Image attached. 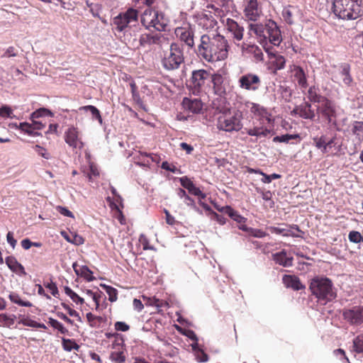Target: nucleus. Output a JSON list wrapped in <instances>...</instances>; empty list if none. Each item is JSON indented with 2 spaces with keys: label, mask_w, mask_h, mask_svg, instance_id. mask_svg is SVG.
Listing matches in <instances>:
<instances>
[{
  "label": "nucleus",
  "mask_w": 363,
  "mask_h": 363,
  "mask_svg": "<svg viewBox=\"0 0 363 363\" xmlns=\"http://www.w3.org/2000/svg\"><path fill=\"white\" fill-rule=\"evenodd\" d=\"M229 50L228 41L223 35L203 34L195 51L199 57L213 63L226 60Z\"/></svg>",
  "instance_id": "nucleus-1"
},
{
  "label": "nucleus",
  "mask_w": 363,
  "mask_h": 363,
  "mask_svg": "<svg viewBox=\"0 0 363 363\" xmlns=\"http://www.w3.org/2000/svg\"><path fill=\"white\" fill-rule=\"evenodd\" d=\"M334 14L342 20H356L363 16V0H334Z\"/></svg>",
  "instance_id": "nucleus-2"
},
{
  "label": "nucleus",
  "mask_w": 363,
  "mask_h": 363,
  "mask_svg": "<svg viewBox=\"0 0 363 363\" xmlns=\"http://www.w3.org/2000/svg\"><path fill=\"white\" fill-rule=\"evenodd\" d=\"M309 289L318 299L330 301L336 296L333 291V283L326 277H316L311 279Z\"/></svg>",
  "instance_id": "nucleus-3"
},
{
  "label": "nucleus",
  "mask_w": 363,
  "mask_h": 363,
  "mask_svg": "<svg viewBox=\"0 0 363 363\" xmlns=\"http://www.w3.org/2000/svg\"><path fill=\"white\" fill-rule=\"evenodd\" d=\"M161 62L163 67L167 70L178 69L184 62L182 46L172 43L169 49L163 51Z\"/></svg>",
  "instance_id": "nucleus-4"
},
{
  "label": "nucleus",
  "mask_w": 363,
  "mask_h": 363,
  "mask_svg": "<svg viewBox=\"0 0 363 363\" xmlns=\"http://www.w3.org/2000/svg\"><path fill=\"white\" fill-rule=\"evenodd\" d=\"M313 145L323 154L330 153L337 155L341 150L342 143L340 141L337 134H334L332 137L321 135L313 138Z\"/></svg>",
  "instance_id": "nucleus-5"
},
{
  "label": "nucleus",
  "mask_w": 363,
  "mask_h": 363,
  "mask_svg": "<svg viewBox=\"0 0 363 363\" xmlns=\"http://www.w3.org/2000/svg\"><path fill=\"white\" fill-rule=\"evenodd\" d=\"M242 113L238 111L233 113L230 111L225 112L218 116L217 128L225 132H238L242 128Z\"/></svg>",
  "instance_id": "nucleus-6"
},
{
  "label": "nucleus",
  "mask_w": 363,
  "mask_h": 363,
  "mask_svg": "<svg viewBox=\"0 0 363 363\" xmlns=\"http://www.w3.org/2000/svg\"><path fill=\"white\" fill-rule=\"evenodd\" d=\"M211 74L205 69H198L192 72L190 79L189 89L194 95H200L206 92L208 86V82Z\"/></svg>",
  "instance_id": "nucleus-7"
},
{
  "label": "nucleus",
  "mask_w": 363,
  "mask_h": 363,
  "mask_svg": "<svg viewBox=\"0 0 363 363\" xmlns=\"http://www.w3.org/2000/svg\"><path fill=\"white\" fill-rule=\"evenodd\" d=\"M238 86L241 90L256 92L262 86V79L256 73L246 72L238 77Z\"/></svg>",
  "instance_id": "nucleus-8"
},
{
  "label": "nucleus",
  "mask_w": 363,
  "mask_h": 363,
  "mask_svg": "<svg viewBox=\"0 0 363 363\" xmlns=\"http://www.w3.org/2000/svg\"><path fill=\"white\" fill-rule=\"evenodd\" d=\"M138 11L133 8H129L125 12L120 13L113 18V25L118 32L125 30L132 23H137L138 21Z\"/></svg>",
  "instance_id": "nucleus-9"
},
{
  "label": "nucleus",
  "mask_w": 363,
  "mask_h": 363,
  "mask_svg": "<svg viewBox=\"0 0 363 363\" xmlns=\"http://www.w3.org/2000/svg\"><path fill=\"white\" fill-rule=\"evenodd\" d=\"M317 111L328 123L336 124L337 110L333 101L326 97L320 103Z\"/></svg>",
  "instance_id": "nucleus-10"
},
{
  "label": "nucleus",
  "mask_w": 363,
  "mask_h": 363,
  "mask_svg": "<svg viewBox=\"0 0 363 363\" xmlns=\"http://www.w3.org/2000/svg\"><path fill=\"white\" fill-rule=\"evenodd\" d=\"M164 38L161 34L152 35L150 33H142L139 36V39L133 38L131 41L128 40V43L134 48H145L151 45H158L162 42V39Z\"/></svg>",
  "instance_id": "nucleus-11"
},
{
  "label": "nucleus",
  "mask_w": 363,
  "mask_h": 363,
  "mask_svg": "<svg viewBox=\"0 0 363 363\" xmlns=\"http://www.w3.org/2000/svg\"><path fill=\"white\" fill-rule=\"evenodd\" d=\"M242 56L252 57L255 62H262L264 60V54L262 49L257 45L251 43L243 42L238 45Z\"/></svg>",
  "instance_id": "nucleus-12"
},
{
  "label": "nucleus",
  "mask_w": 363,
  "mask_h": 363,
  "mask_svg": "<svg viewBox=\"0 0 363 363\" xmlns=\"http://www.w3.org/2000/svg\"><path fill=\"white\" fill-rule=\"evenodd\" d=\"M342 316L350 325H359L363 323V306H354L350 308H344Z\"/></svg>",
  "instance_id": "nucleus-13"
},
{
  "label": "nucleus",
  "mask_w": 363,
  "mask_h": 363,
  "mask_svg": "<svg viewBox=\"0 0 363 363\" xmlns=\"http://www.w3.org/2000/svg\"><path fill=\"white\" fill-rule=\"evenodd\" d=\"M244 15L248 21H256L262 14V6L258 0H244Z\"/></svg>",
  "instance_id": "nucleus-14"
},
{
  "label": "nucleus",
  "mask_w": 363,
  "mask_h": 363,
  "mask_svg": "<svg viewBox=\"0 0 363 363\" xmlns=\"http://www.w3.org/2000/svg\"><path fill=\"white\" fill-rule=\"evenodd\" d=\"M65 140L66 143L72 148L82 149L84 143L79 137V131L77 128L71 126L65 133Z\"/></svg>",
  "instance_id": "nucleus-15"
},
{
  "label": "nucleus",
  "mask_w": 363,
  "mask_h": 363,
  "mask_svg": "<svg viewBox=\"0 0 363 363\" xmlns=\"http://www.w3.org/2000/svg\"><path fill=\"white\" fill-rule=\"evenodd\" d=\"M265 34L267 38L274 45H279L282 41L281 31L277 24L274 21H269L265 25Z\"/></svg>",
  "instance_id": "nucleus-16"
},
{
  "label": "nucleus",
  "mask_w": 363,
  "mask_h": 363,
  "mask_svg": "<svg viewBox=\"0 0 363 363\" xmlns=\"http://www.w3.org/2000/svg\"><path fill=\"white\" fill-rule=\"evenodd\" d=\"M247 108H249L250 112L258 117L262 123L267 121L268 123H272L273 120L272 119V115L264 106L253 102L247 101L246 104Z\"/></svg>",
  "instance_id": "nucleus-17"
},
{
  "label": "nucleus",
  "mask_w": 363,
  "mask_h": 363,
  "mask_svg": "<svg viewBox=\"0 0 363 363\" xmlns=\"http://www.w3.org/2000/svg\"><path fill=\"white\" fill-rule=\"evenodd\" d=\"M282 225L284 227L269 226L268 229L272 233L282 235L285 237L298 238L299 235L294 231L302 233L301 230L297 225L293 224L288 225L286 224H282Z\"/></svg>",
  "instance_id": "nucleus-18"
},
{
  "label": "nucleus",
  "mask_w": 363,
  "mask_h": 363,
  "mask_svg": "<svg viewBox=\"0 0 363 363\" xmlns=\"http://www.w3.org/2000/svg\"><path fill=\"white\" fill-rule=\"evenodd\" d=\"M225 28L232 35L234 40L240 41L243 38L245 29L240 26L235 20L228 18L223 21Z\"/></svg>",
  "instance_id": "nucleus-19"
},
{
  "label": "nucleus",
  "mask_w": 363,
  "mask_h": 363,
  "mask_svg": "<svg viewBox=\"0 0 363 363\" xmlns=\"http://www.w3.org/2000/svg\"><path fill=\"white\" fill-rule=\"evenodd\" d=\"M176 36L184 42L189 48H192L194 46L193 29L188 27H178L175 29Z\"/></svg>",
  "instance_id": "nucleus-20"
},
{
  "label": "nucleus",
  "mask_w": 363,
  "mask_h": 363,
  "mask_svg": "<svg viewBox=\"0 0 363 363\" xmlns=\"http://www.w3.org/2000/svg\"><path fill=\"white\" fill-rule=\"evenodd\" d=\"M291 114L298 115L304 119L313 121L315 117L314 111L312 109L311 104L309 101H306L301 105L296 106L291 111Z\"/></svg>",
  "instance_id": "nucleus-21"
},
{
  "label": "nucleus",
  "mask_w": 363,
  "mask_h": 363,
  "mask_svg": "<svg viewBox=\"0 0 363 363\" xmlns=\"http://www.w3.org/2000/svg\"><path fill=\"white\" fill-rule=\"evenodd\" d=\"M291 77L294 81L296 82L301 88H306L308 86L306 74L302 67L293 65L290 66Z\"/></svg>",
  "instance_id": "nucleus-22"
},
{
  "label": "nucleus",
  "mask_w": 363,
  "mask_h": 363,
  "mask_svg": "<svg viewBox=\"0 0 363 363\" xmlns=\"http://www.w3.org/2000/svg\"><path fill=\"white\" fill-rule=\"evenodd\" d=\"M123 342V340H121L120 342L115 341L112 344L113 349H116V350L111 352L110 359L114 363H123L125 361L126 357Z\"/></svg>",
  "instance_id": "nucleus-23"
},
{
  "label": "nucleus",
  "mask_w": 363,
  "mask_h": 363,
  "mask_svg": "<svg viewBox=\"0 0 363 363\" xmlns=\"http://www.w3.org/2000/svg\"><path fill=\"white\" fill-rule=\"evenodd\" d=\"M211 81L213 84L214 93L216 95L222 96L225 94L226 89L224 83V77L220 74H213L211 75Z\"/></svg>",
  "instance_id": "nucleus-24"
},
{
  "label": "nucleus",
  "mask_w": 363,
  "mask_h": 363,
  "mask_svg": "<svg viewBox=\"0 0 363 363\" xmlns=\"http://www.w3.org/2000/svg\"><path fill=\"white\" fill-rule=\"evenodd\" d=\"M282 282L286 288H291L294 291L305 289V286L301 283L300 279L296 275H284L282 277Z\"/></svg>",
  "instance_id": "nucleus-25"
},
{
  "label": "nucleus",
  "mask_w": 363,
  "mask_h": 363,
  "mask_svg": "<svg viewBox=\"0 0 363 363\" xmlns=\"http://www.w3.org/2000/svg\"><path fill=\"white\" fill-rule=\"evenodd\" d=\"M265 52L268 54L269 57L272 60V62L276 70H280L284 68L286 64L285 57L278 52H273L269 48L264 47Z\"/></svg>",
  "instance_id": "nucleus-26"
},
{
  "label": "nucleus",
  "mask_w": 363,
  "mask_h": 363,
  "mask_svg": "<svg viewBox=\"0 0 363 363\" xmlns=\"http://www.w3.org/2000/svg\"><path fill=\"white\" fill-rule=\"evenodd\" d=\"M198 24L205 30H211L217 25V21L211 14L202 13L198 17Z\"/></svg>",
  "instance_id": "nucleus-27"
},
{
  "label": "nucleus",
  "mask_w": 363,
  "mask_h": 363,
  "mask_svg": "<svg viewBox=\"0 0 363 363\" xmlns=\"http://www.w3.org/2000/svg\"><path fill=\"white\" fill-rule=\"evenodd\" d=\"M272 259L277 264L284 267H291L293 265L294 258L292 257H288L285 250L273 254Z\"/></svg>",
  "instance_id": "nucleus-28"
},
{
  "label": "nucleus",
  "mask_w": 363,
  "mask_h": 363,
  "mask_svg": "<svg viewBox=\"0 0 363 363\" xmlns=\"http://www.w3.org/2000/svg\"><path fill=\"white\" fill-rule=\"evenodd\" d=\"M182 104L186 109L193 113H199L203 108V103L199 99H190L185 97L183 99Z\"/></svg>",
  "instance_id": "nucleus-29"
},
{
  "label": "nucleus",
  "mask_w": 363,
  "mask_h": 363,
  "mask_svg": "<svg viewBox=\"0 0 363 363\" xmlns=\"http://www.w3.org/2000/svg\"><path fill=\"white\" fill-rule=\"evenodd\" d=\"M6 264L8 267L14 273L19 275H26V272L23 266L19 263L13 256H9L6 258Z\"/></svg>",
  "instance_id": "nucleus-30"
},
{
  "label": "nucleus",
  "mask_w": 363,
  "mask_h": 363,
  "mask_svg": "<svg viewBox=\"0 0 363 363\" xmlns=\"http://www.w3.org/2000/svg\"><path fill=\"white\" fill-rule=\"evenodd\" d=\"M338 70L343 83L347 86H350L353 82L350 74V65L348 63H342L339 65Z\"/></svg>",
  "instance_id": "nucleus-31"
},
{
  "label": "nucleus",
  "mask_w": 363,
  "mask_h": 363,
  "mask_svg": "<svg viewBox=\"0 0 363 363\" xmlns=\"http://www.w3.org/2000/svg\"><path fill=\"white\" fill-rule=\"evenodd\" d=\"M73 269L77 276L84 278L86 281H91L94 279L92 272L86 266H79L77 262L72 264Z\"/></svg>",
  "instance_id": "nucleus-32"
},
{
  "label": "nucleus",
  "mask_w": 363,
  "mask_h": 363,
  "mask_svg": "<svg viewBox=\"0 0 363 363\" xmlns=\"http://www.w3.org/2000/svg\"><path fill=\"white\" fill-rule=\"evenodd\" d=\"M157 11L152 10L151 9H147L145 10L142 16H141V23L145 26L147 28H150V27H153L154 24V18H155Z\"/></svg>",
  "instance_id": "nucleus-33"
},
{
  "label": "nucleus",
  "mask_w": 363,
  "mask_h": 363,
  "mask_svg": "<svg viewBox=\"0 0 363 363\" xmlns=\"http://www.w3.org/2000/svg\"><path fill=\"white\" fill-rule=\"evenodd\" d=\"M218 210L228 214L229 217L240 224L245 223L246 221V218L245 217L242 216L238 211H235L229 206H225L221 208H218Z\"/></svg>",
  "instance_id": "nucleus-34"
},
{
  "label": "nucleus",
  "mask_w": 363,
  "mask_h": 363,
  "mask_svg": "<svg viewBox=\"0 0 363 363\" xmlns=\"http://www.w3.org/2000/svg\"><path fill=\"white\" fill-rule=\"evenodd\" d=\"M217 4L218 6H220L221 8L213 4H208L206 6V9L210 13H211L213 11L215 16L222 18L225 16V11L223 9V8L225 6V4H228V1L218 0Z\"/></svg>",
  "instance_id": "nucleus-35"
},
{
  "label": "nucleus",
  "mask_w": 363,
  "mask_h": 363,
  "mask_svg": "<svg viewBox=\"0 0 363 363\" xmlns=\"http://www.w3.org/2000/svg\"><path fill=\"white\" fill-rule=\"evenodd\" d=\"M153 28L158 31L165 30L168 24V19L162 12L157 11L155 18H154Z\"/></svg>",
  "instance_id": "nucleus-36"
},
{
  "label": "nucleus",
  "mask_w": 363,
  "mask_h": 363,
  "mask_svg": "<svg viewBox=\"0 0 363 363\" xmlns=\"http://www.w3.org/2000/svg\"><path fill=\"white\" fill-rule=\"evenodd\" d=\"M307 97L310 102L318 104L326 98L319 93V89L315 86H312L308 89Z\"/></svg>",
  "instance_id": "nucleus-37"
},
{
  "label": "nucleus",
  "mask_w": 363,
  "mask_h": 363,
  "mask_svg": "<svg viewBox=\"0 0 363 363\" xmlns=\"http://www.w3.org/2000/svg\"><path fill=\"white\" fill-rule=\"evenodd\" d=\"M245 132L250 136L266 137L269 134L270 130L266 127L260 126L254 127L252 128H246Z\"/></svg>",
  "instance_id": "nucleus-38"
},
{
  "label": "nucleus",
  "mask_w": 363,
  "mask_h": 363,
  "mask_svg": "<svg viewBox=\"0 0 363 363\" xmlns=\"http://www.w3.org/2000/svg\"><path fill=\"white\" fill-rule=\"evenodd\" d=\"M86 317L89 325L92 328H99L101 323L106 321V318L94 315L90 312L86 313Z\"/></svg>",
  "instance_id": "nucleus-39"
},
{
  "label": "nucleus",
  "mask_w": 363,
  "mask_h": 363,
  "mask_svg": "<svg viewBox=\"0 0 363 363\" xmlns=\"http://www.w3.org/2000/svg\"><path fill=\"white\" fill-rule=\"evenodd\" d=\"M291 140H296V143H299L301 140V138L299 134H285L275 136L273 138V142L289 143Z\"/></svg>",
  "instance_id": "nucleus-40"
},
{
  "label": "nucleus",
  "mask_w": 363,
  "mask_h": 363,
  "mask_svg": "<svg viewBox=\"0 0 363 363\" xmlns=\"http://www.w3.org/2000/svg\"><path fill=\"white\" fill-rule=\"evenodd\" d=\"M16 318L14 314L0 313V327L11 328L14 324Z\"/></svg>",
  "instance_id": "nucleus-41"
},
{
  "label": "nucleus",
  "mask_w": 363,
  "mask_h": 363,
  "mask_svg": "<svg viewBox=\"0 0 363 363\" xmlns=\"http://www.w3.org/2000/svg\"><path fill=\"white\" fill-rule=\"evenodd\" d=\"M19 130H21L22 132L28 134L30 136L35 137L41 135L40 133L35 130L33 125H32V123L26 122L21 123L19 124Z\"/></svg>",
  "instance_id": "nucleus-42"
},
{
  "label": "nucleus",
  "mask_w": 363,
  "mask_h": 363,
  "mask_svg": "<svg viewBox=\"0 0 363 363\" xmlns=\"http://www.w3.org/2000/svg\"><path fill=\"white\" fill-rule=\"evenodd\" d=\"M9 298L12 303H14L20 306L32 307L33 304L29 301L23 300L21 296L14 292L9 294Z\"/></svg>",
  "instance_id": "nucleus-43"
},
{
  "label": "nucleus",
  "mask_w": 363,
  "mask_h": 363,
  "mask_svg": "<svg viewBox=\"0 0 363 363\" xmlns=\"http://www.w3.org/2000/svg\"><path fill=\"white\" fill-rule=\"evenodd\" d=\"M108 201H110V207L113 211H115L114 217L120 222L121 224H125V219L123 214L122 211L120 208L119 205L116 203L111 202L110 198L107 199Z\"/></svg>",
  "instance_id": "nucleus-44"
},
{
  "label": "nucleus",
  "mask_w": 363,
  "mask_h": 363,
  "mask_svg": "<svg viewBox=\"0 0 363 363\" xmlns=\"http://www.w3.org/2000/svg\"><path fill=\"white\" fill-rule=\"evenodd\" d=\"M352 133L356 135L359 140H363V122L354 121L352 126Z\"/></svg>",
  "instance_id": "nucleus-45"
},
{
  "label": "nucleus",
  "mask_w": 363,
  "mask_h": 363,
  "mask_svg": "<svg viewBox=\"0 0 363 363\" xmlns=\"http://www.w3.org/2000/svg\"><path fill=\"white\" fill-rule=\"evenodd\" d=\"M62 345L65 350L70 352L72 350H79V345L74 340L71 339L62 338Z\"/></svg>",
  "instance_id": "nucleus-46"
},
{
  "label": "nucleus",
  "mask_w": 363,
  "mask_h": 363,
  "mask_svg": "<svg viewBox=\"0 0 363 363\" xmlns=\"http://www.w3.org/2000/svg\"><path fill=\"white\" fill-rule=\"evenodd\" d=\"M249 29L250 31L253 32L257 36H263L264 38H267V35L265 34V27H264L262 24L251 23L249 26Z\"/></svg>",
  "instance_id": "nucleus-47"
},
{
  "label": "nucleus",
  "mask_w": 363,
  "mask_h": 363,
  "mask_svg": "<svg viewBox=\"0 0 363 363\" xmlns=\"http://www.w3.org/2000/svg\"><path fill=\"white\" fill-rule=\"evenodd\" d=\"M64 291L65 293L77 304H83L84 303V298L73 291L69 286H65Z\"/></svg>",
  "instance_id": "nucleus-48"
},
{
  "label": "nucleus",
  "mask_w": 363,
  "mask_h": 363,
  "mask_svg": "<svg viewBox=\"0 0 363 363\" xmlns=\"http://www.w3.org/2000/svg\"><path fill=\"white\" fill-rule=\"evenodd\" d=\"M48 324L54 329L57 330L61 334L65 335L68 333V330L58 320L52 318H48Z\"/></svg>",
  "instance_id": "nucleus-49"
},
{
  "label": "nucleus",
  "mask_w": 363,
  "mask_h": 363,
  "mask_svg": "<svg viewBox=\"0 0 363 363\" xmlns=\"http://www.w3.org/2000/svg\"><path fill=\"white\" fill-rule=\"evenodd\" d=\"M44 116H48L52 117L53 116V113L49 109H47L45 108H40L31 113L30 119H36Z\"/></svg>",
  "instance_id": "nucleus-50"
},
{
  "label": "nucleus",
  "mask_w": 363,
  "mask_h": 363,
  "mask_svg": "<svg viewBox=\"0 0 363 363\" xmlns=\"http://www.w3.org/2000/svg\"><path fill=\"white\" fill-rule=\"evenodd\" d=\"M79 109L89 111L91 113L94 118L98 119L100 123L102 122V118L101 116L100 111L95 106H91V105H88V106H82V107H80Z\"/></svg>",
  "instance_id": "nucleus-51"
},
{
  "label": "nucleus",
  "mask_w": 363,
  "mask_h": 363,
  "mask_svg": "<svg viewBox=\"0 0 363 363\" xmlns=\"http://www.w3.org/2000/svg\"><path fill=\"white\" fill-rule=\"evenodd\" d=\"M105 290H106V292L107 293V294L108 295V300L111 301V302H114L117 300L118 298V291L116 289L111 286H106L104 285V286Z\"/></svg>",
  "instance_id": "nucleus-52"
},
{
  "label": "nucleus",
  "mask_w": 363,
  "mask_h": 363,
  "mask_svg": "<svg viewBox=\"0 0 363 363\" xmlns=\"http://www.w3.org/2000/svg\"><path fill=\"white\" fill-rule=\"evenodd\" d=\"M349 240L354 243H360L363 242V237L359 232L352 230L350 231L348 235Z\"/></svg>",
  "instance_id": "nucleus-53"
},
{
  "label": "nucleus",
  "mask_w": 363,
  "mask_h": 363,
  "mask_svg": "<svg viewBox=\"0 0 363 363\" xmlns=\"http://www.w3.org/2000/svg\"><path fill=\"white\" fill-rule=\"evenodd\" d=\"M248 235L250 236H252L254 238H264L267 235H268V234L266 232H264V230H262L261 229L252 228H250L249 229Z\"/></svg>",
  "instance_id": "nucleus-54"
},
{
  "label": "nucleus",
  "mask_w": 363,
  "mask_h": 363,
  "mask_svg": "<svg viewBox=\"0 0 363 363\" xmlns=\"http://www.w3.org/2000/svg\"><path fill=\"white\" fill-rule=\"evenodd\" d=\"M290 7L291 6H288L284 9L282 11V16L286 23L289 24H292L294 23L293 13L290 10Z\"/></svg>",
  "instance_id": "nucleus-55"
},
{
  "label": "nucleus",
  "mask_w": 363,
  "mask_h": 363,
  "mask_svg": "<svg viewBox=\"0 0 363 363\" xmlns=\"http://www.w3.org/2000/svg\"><path fill=\"white\" fill-rule=\"evenodd\" d=\"M61 305L67 311L70 316L74 317L77 319L78 321L82 322V318L79 315V313L77 311L70 308L69 306H68L67 303H62Z\"/></svg>",
  "instance_id": "nucleus-56"
},
{
  "label": "nucleus",
  "mask_w": 363,
  "mask_h": 363,
  "mask_svg": "<svg viewBox=\"0 0 363 363\" xmlns=\"http://www.w3.org/2000/svg\"><path fill=\"white\" fill-rule=\"evenodd\" d=\"M189 193L197 196L201 199H204L206 197V194L203 193L199 188L196 187L194 184L188 190Z\"/></svg>",
  "instance_id": "nucleus-57"
},
{
  "label": "nucleus",
  "mask_w": 363,
  "mask_h": 363,
  "mask_svg": "<svg viewBox=\"0 0 363 363\" xmlns=\"http://www.w3.org/2000/svg\"><path fill=\"white\" fill-rule=\"evenodd\" d=\"M261 175L262 176V178L261 180L263 183H265V184H269L272 181V179H279L281 177L280 174H275V173L268 175L264 172H262Z\"/></svg>",
  "instance_id": "nucleus-58"
},
{
  "label": "nucleus",
  "mask_w": 363,
  "mask_h": 363,
  "mask_svg": "<svg viewBox=\"0 0 363 363\" xmlns=\"http://www.w3.org/2000/svg\"><path fill=\"white\" fill-rule=\"evenodd\" d=\"M354 350L358 353H363V337H357L353 342Z\"/></svg>",
  "instance_id": "nucleus-59"
},
{
  "label": "nucleus",
  "mask_w": 363,
  "mask_h": 363,
  "mask_svg": "<svg viewBox=\"0 0 363 363\" xmlns=\"http://www.w3.org/2000/svg\"><path fill=\"white\" fill-rule=\"evenodd\" d=\"M87 295L92 298L93 301L96 303V309L98 310L99 308V301L101 298V294L99 293H94L90 289L86 291Z\"/></svg>",
  "instance_id": "nucleus-60"
},
{
  "label": "nucleus",
  "mask_w": 363,
  "mask_h": 363,
  "mask_svg": "<svg viewBox=\"0 0 363 363\" xmlns=\"http://www.w3.org/2000/svg\"><path fill=\"white\" fill-rule=\"evenodd\" d=\"M13 114L12 109L8 106H3L0 108V117L6 118H11Z\"/></svg>",
  "instance_id": "nucleus-61"
},
{
  "label": "nucleus",
  "mask_w": 363,
  "mask_h": 363,
  "mask_svg": "<svg viewBox=\"0 0 363 363\" xmlns=\"http://www.w3.org/2000/svg\"><path fill=\"white\" fill-rule=\"evenodd\" d=\"M114 328L116 331L126 332L129 330L130 325L125 322L117 321L114 324Z\"/></svg>",
  "instance_id": "nucleus-62"
},
{
  "label": "nucleus",
  "mask_w": 363,
  "mask_h": 363,
  "mask_svg": "<svg viewBox=\"0 0 363 363\" xmlns=\"http://www.w3.org/2000/svg\"><path fill=\"white\" fill-rule=\"evenodd\" d=\"M149 301H150V305L155 306L157 308H162V307L168 306V303H167V301L157 298L155 297H153L152 298H150Z\"/></svg>",
  "instance_id": "nucleus-63"
},
{
  "label": "nucleus",
  "mask_w": 363,
  "mask_h": 363,
  "mask_svg": "<svg viewBox=\"0 0 363 363\" xmlns=\"http://www.w3.org/2000/svg\"><path fill=\"white\" fill-rule=\"evenodd\" d=\"M44 286L48 289L52 296H57L59 294V291L55 283L50 281L48 284H44Z\"/></svg>",
  "instance_id": "nucleus-64"
}]
</instances>
